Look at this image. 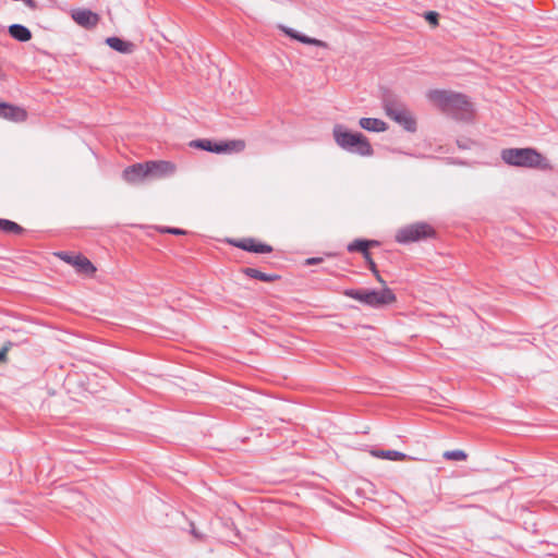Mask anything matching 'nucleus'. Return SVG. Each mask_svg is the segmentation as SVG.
Masks as SVG:
<instances>
[{
	"mask_svg": "<svg viewBox=\"0 0 558 558\" xmlns=\"http://www.w3.org/2000/svg\"><path fill=\"white\" fill-rule=\"evenodd\" d=\"M427 98L442 111L453 114L461 120L470 119L473 112L472 104L459 93L433 89L427 93Z\"/></svg>",
	"mask_w": 558,
	"mask_h": 558,
	"instance_id": "1",
	"label": "nucleus"
},
{
	"mask_svg": "<svg viewBox=\"0 0 558 558\" xmlns=\"http://www.w3.org/2000/svg\"><path fill=\"white\" fill-rule=\"evenodd\" d=\"M332 133L335 142L342 149L361 156L373 155V148L362 133L351 132L341 124L335 125Z\"/></svg>",
	"mask_w": 558,
	"mask_h": 558,
	"instance_id": "2",
	"label": "nucleus"
},
{
	"mask_svg": "<svg viewBox=\"0 0 558 558\" xmlns=\"http://www.w3.org/2000/svg\"><path fill=\"white\" fill-rule=\"evenodd\" d=\"M344 295L373 307L388 305L396 301V295L389 288L380 291L349 289L344 291Z\"/></svg>",
	"mask_w": 558,
	"mask_h": 558,
	"instance_id": "3",
	"label": "nucleus"
},
{
	"mask_svg": "<svg viewBox=\"0 0 558 558\" xmlns=\"http://www.w3.org/2000/svg\"><path fill=\"white\" fill-rule=\"evenodd\" d=\"M502 160L512 166L539 167L543 157L533 148H508L501 151Z\"/></svg>",
	"mask_w": 558,
	"mask_h": 558,
	"instance_id": "4",
	"label": "nucleus"
},
{
	"mask_svg": "<svg viewBox=\"0 0 558 558\" xmlns=\"http://www.w3.org/2000/svg\"><path fill=\"white\" fill-rule=\"evenodd\" d=\"M384 110L387 117L400 124L404 130L413 132L416 129V122L409 109L400 101L386 99Z\"/></svg>",
	"mask_w": 558,
	"mask_h": 558,
	"instance_id": "5",
	"label": "nucleus"
},
{
	"mask_svg": "<svg viewBox=\"0 0 558 558\" xmlns=\"http://www.w3.org/2000/svg\"><path fill=\"white\" fill-rule=\"evenodd\" d=\"M432 234L433 229L429 225L417 222L399 229L396 234V241L404 244L428 238Z\"/></svg>",
	"mask_w": 558,
	"mask_h": 558,
	"instance_id": "6",
	"label": "nucleus"
},
{
	"mask_svg": "<svg viewBox=\"0 0 558 558\" xmlns=\"http://www.w3.org/2000/svg\"><path fill=\"white\" fill-rule=\"evenodd\" d=\"M56 256L73 266L77 272L84 275H94L96 271V267L88 258L83 255H71L68 252H59L56 253Z\"/></svg>",
	"mask_w": 558,
	"mask_h": 558,
	"instance_id": "7",
	"label": "nucleus"
},
{
	"mask_svg": "<svg viewBox=\"0 0 558 558\" xmlns=\"http://www.w3.org/2000/svg\"><path fill=\"white\" fill-rule=\"evenodd\" d=\"M148 179H162L175 172V166L170 161H147Z\"/></svg>",
	"mask_w": 558,
	"mask_h": 558,
	"instance_id": "8",
	"label": "nucleus"
},
{
	"mask_svg": "<svg viewBox=\"0 0 558 558\" xmlns=\"http://www.w3.org/2000/svg\"><path fill=\"white\" fill-rule=\"evenodd\" d=\"M147 165L135 163L123 170L122 177L130 184H136L145 179H148Z\"/></svg>",
	"mask_w": 558,
	"mask_h": 558,
	"instance_id": "9",
	"label": "nucleus"
},
{
	"mask_svg": "<svg viewBox=\"0 0 558 558\" xmlns=\"http://www.w3.org/2000/svg\"><path fill=\"white\" fill-rule=\"evenodd\" d=\"M72 19L76 24L85 28L95 27L99 20L96 13L87 9L72 11Z\"/></svg>",
	"mask_w": 558,
	"mask_h": 558,
	"instance_id": "10",
	"label": "nucleus"
},
{
	"mask_svg": "<svg viewBox=\"0 0 558 558\" xmlns=\"http://www.w3.org/2000/svg\"><path fill=\"white\" fill-rule=\"evenodd\" d=\"M0 118L13 122H22L26 119V111L21 107L8 104H0Z\"/></svg>",
	"mask_w": 558,
	"mask_h": 558,
	"instance_id": "11",
	"label": "nucleus"
},
{
	"mask_svg": "<svg viewBox=\"0 0 558 558\" xmlns=\"http://www.w3.org/2000/svg\"><path fill=\"white\" fill-rule=\"evenodd\" d=\"M282 29V32L288 35L289 37L295 39V40H299L303 44H306V45H314V46H317V47H320V48H327L328 45L327 43L320 40V39H316V38H312V37H308L306 35H303L299 32H296L295 29L293 28H290V27H286V26H281L280 27Z\"/></svg>",
	"mask_w": 558,
	"mask_h": 558,
	"instance_id": "12",
	"label": "nucleus"
},
{
	"mask_svg": "<svg viewBox=\"0 0 558 558\" xmlns=\"http://www.w3.org/2000/svg\"><path fill=\"white\" fill-rule=\"evenodd\" d=\"M359 124L368 132H385L388 125L385 121L376 118H361Z\"/></svg>",
	"mask_w": 558,
	"mask_h": 558,
	"instance_id": "13",
	"label": "nucleus"
},
{
	"mask_svg": "<svg viewBox=\"0 0 558 558\" xmlns=\"http://www.w3.org/2000/svg\"><path fill=\"white\" fill-rule=\"evenodd\" d=\"M235 245L245 251L260 253V254L270 253L272 251L271 246H269L267 244L255 243V241L252 239L242 240L239 243H236Z\"/></svg>",
	"mask_w": 558,
	"mask_h": 558,
	"instance_id": "14",
	"label": "nucleus"
},
{
	"mask_svg": "<svg viewBox=\"0 0 558 558\" xmlns=\"http://www.w3.org/2000/svg\"><path fill=\"white\" fill-rule=\"evenodd\" d=\"M245 143L241 140L230 141V142H221L218 143V147H215L216 153H240L244 149Z\"/></svg>",
	"mask_w": 558,
	"mask_h": 558,
	"instance_id": "15",
	"label": "nucleus"
},
{
	"mask_svg": "<svg viewBox=\"0 0 558 558\" xmlns=\"http://www.w3.org/2000/svg\"><path fill=\"white\" fill-rule=\"evenodd\" d=\"M371 454L378 459H386L391 461H403L408 456L397 450H372Z\"/></svg>",
	"mask_w": 558,
	"mask_h": 558,
	"instance_id": "16",
	"label": "nucleus"
},
{
	"mask_svg": "<svg viewBox=\"0 0 558 558\" xmlns=\"http://www.w3.org/2000/svg\"><path fill=\"white\" fill-rule=\"evenodd\" d=\"M106 44L116 51L130 53L133 50V44L124 41L119 37H108Z\"/></svg>",
	"mask_w": 558,
	"mask_h": 558,
	"instance_id": "17",
	"label": "nucleus"
},
{
	"mask_svg": "<svg viewBox=\"0 0 558 558\" xmlns=\"http://www.w3.org/2000/svg\"><path fill=\"white\" fill-rule=\"evenodd\" d=\"M9 34L19 41H28L32 38L31 31L21 25V24H13L9 27Z\"/></svg>",
	"mask_w": 558,
	"mask_h": 558,
	"instance_id": "18",
	"label": "nucleus"
},
{
	"mask_svg": "<svg viewBox=\"0 0 558 558\" xmlns=\"http://www.w3.org/2000/svg\"><path fill=\"white\" fill-rule=\"evenodd\" d=\"M244 274L253 279H257L264 282H271L277 279L276 275L265 274L255 268H245Z\"/></svg>",
	"mask_w": 558,
	"mask_h": 558,
	"instance_id": "19",
	"label": "nucleus"
},
{
	"mask_svg": "<svg viewBox=\"0 0 558 558\" xmlns=\"http://www.w3.org/2000/svg\"><path fill=\"white\" fill-rule=\"evenodd\" d=\"M375 244H377L376 241L355 240L348 245V251L349 252L359 251L363 254L366 250H368L369 245H375Z\"/></svg>",
	"mask_w": 558,
	"mask_h": 558,
	"instance_id": "20",
	"label": "nucleus"
},
{
	"mask_svg": "<svg viewBox=\"0 0 558 558\" xmlns=\"http://www.w3.org/2000/svg\"><path fill=\"white\" fill-rule=\"evenodd\" d=\"M0 230L7 233L17 234L22 231V227L14 221L0 218Z\"/></svg>",
	"mask_w": 558,
	"mask_h": 558,
	"instance_id": "21",
	"label": "nucleus"
},
{
	"mask_svg": "<svg viewBox=\"0 0 558 558\" xmlns=\"http://www.w3.org/2000/svg\"><path fill=\"white\" fill-rule=\"evenodd\" d=\"M192 146L202 148L207 151L216 153L215 147H218V143H213L211 141L208 140H198L192 142Z\"/></svg>",
	"mask_w": 558,
	"mask_h": 558,
	"instance_id": "22",
	"label": "nucleus"
},
{
	"mask_svg": "<svg viewBox=\"0 0 558 558\" xmlns=\"http://www.w3.org/2000/svg\"><path fill=\"white\" fill-rule=\"evenodd\" d=\"M466 457L468 456L463 450H450L444 452V458L447 460L463 461Z\"/></svg>",
	"mask_w": 558,
	"mask_h": 558,
	"instance_id": "23",
	"label": "nucleus"
},
{
	"mask_svg": "<svg viewBox=\"0 0 558 558\" xmlns=\"http://www.w3.org/2000/svg\"><path fill=\"white\" fill-rule=\"evenodd\" d=\"M13 343L8 341L7 343H4V345L2 347V349L0 350V363L2 362H5L7 361V354L9 352V350L12 348Z\"/></svg>",
	"mask_w": 558,
	"mask_h": 558,
	"instance_id": "24",
	"label": "nucleus"
},
{
	"mask_svg": "<svg viewBox=\"0 0 558 558\" xmlns=\"http://www.w3.org/2000/svg\"><path fill=\"white\" fill-rule=\"evenodd\" d=\"M160 232L171 233L175 235H182L185 234V231L178 228H159Z\"/></svg>",
	"mask_w": 558,
	"mask_h": 558,
	"instance_id": "25",
	"label": "nucleus"
},
{
	"mask_svg": "<svg viewBox=\"0 0 558 558\" xmlns=\"http://www.w3.org/2000/svg\"><path fill=\"white\" fill-rule=\"evenodd\" d=\"M425 19L432 24L437 25L438 23V13L434 11H429L425 14Z\"/></svg>",
	"mask_w": 558,
	"mask_h": 558,
	"instance_id": "26",
	"label": "nucleus"
},
{
	"mask_svg": "<svg viewBox=\"0 0 558 558\" xmlns=\"http://www.w3.org/2000/svg\"><path fill=\"white\" fill-rule=\"evenodd\" d=\"M368 266L373 274H377V267L373 259H369Z\"/></svg>",
	"mask_w": 558,
	"mask_h": 558,
	"instance_id": "27",
	"label": "nucleus"
},
{
	"mask_svg": "<svg viewBox=\"0 0 558 558\" xmlns=\"http://www.w3.org/2000/svg\"><path fill=\"white\" fill-rule=\"evenodd\" d=\"M22 1L25 3V5H27L31 9H34L36 7V3L34 0H22Z\"/></svg>",
	"mask_w": 558,
	"mask_h": 558,
	"instance_id": "28",
	"label": "nucleus"
},
{
	"mask_svg": "<svg viewBox=\"0 0 558 558\" xmlns=\"http://www.w3.org/2000/svg\"><path fill=\"white\" fill-rule=\"evenodd\" d=\"M22 1L25 3V5H27L31 9H34L36 7V3L34 0H22Z\"/></svg>",
	"mask_w": 558,
	"mask_h": 558,
	"instance_id": "29",
	"label": "nucleus"
},
{
	"mask_svg": "<svg viewBox=\"0 0 558 558\" xmlns=\"http://www.w3.org/2000/svg\"><path fill=\"white\" fill-rule=\"evenodd\" d=\"M320 260H322L320 258L312 257V258L306 259V264L313 265V264L319 263Z\"/></svg>",
	"mask_w": 558,
	"mask_h": 558,
	"instance_id": "30",
	"label": "nucleus"
},
{
	"mask_svg": "<svg viewBox=\"0 0 558 558\" xmlns=\"http://www.w3.org/2000/svg\"><path fill=\"white\" fill-rule=\"evenodd\" d=\"M363 256H364V258L366 259L367 264H369V259H372V257H371V254H369L368 250H366V251L363 253Z\"/></svg>",
	"mask_w": 558,
	"mask_h": 558,
	"instance_id": "31",
	"label": "nucleus"
},
{
	"mask_svg": "<svg viewBox=\"0 0 558 558\" xmlns=\"http://www.w3.org/2000/svg\"><path fill=\"white\" fill-rule=\"evenodd\" d=\"M376 279L380 282V283H384V280L381 278V276L379 275V272L377 271V274H374Z\"/></svg>",
	"mask_w": 558,
	"mask_h": 558,
	"instance_id": "32",
	"label": "nucleus"
}]
</instances>
